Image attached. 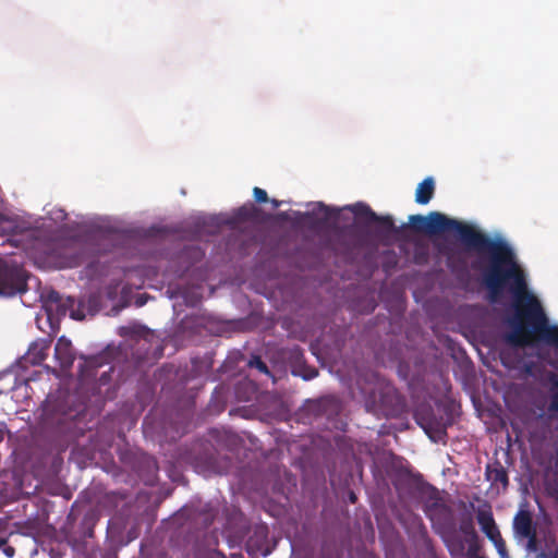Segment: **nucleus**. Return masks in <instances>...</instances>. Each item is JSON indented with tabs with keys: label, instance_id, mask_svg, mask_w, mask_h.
Returning <instances> with one entry per match:
<instances>
[{
	"label": "nucleus",
	"instance_id": "nucleus-1",
	"mask_svg": "<svg viewBox=\"0 0 558 558\" xmlns=\"http://www.w3.org/2000/svg\"><path fill=\"white\" fill-rule=\"evenodd\" d=\"M465 246L488 257L485 267L480 259L472 263V268L482 272L488 300L492 303L498 302L506 289L512 294L513 315L508 318L511 331L507 333L506 341L512 347H526L530 330L546 319L547 315L537 296L529 291L526 274L514 250L504 239H492L477 229H474Z\"/></svg>",
	"mask_w": 558,
	"mask_h": 558
},
{
	"label": "nucleus",
	"instance_id": "nucleus-2",
	"mask_svg": "<svg viewBox=\"0 0 558 558\" xmlns=\"http://www.w3.org/2000/svg\"><path fill=\"white\" fill-rule=\"evenodd\" d=\"M407 226L408 228L401 234L393 235L399 239H405V232L409 229L426 234H437L446 231H454L464 245L475 229L471 225L449 218L438 211H430L426 217L422 215H411Z\"/></svg>",
	"mask_w": 558,
	"mask_h": 558
},
{
	"label": "nucleus",
	"instance_id": "nucleus-3",
	"mask_svg": "<svg viewBox=\"0 0 558 558\" xmlns=\"http://www.w3.org/2000/svg\"><path fill=\"white\" fill-rule=\"evenodd\" d=\"M37 230L22 226L16 219L4 217L0 214V238H5L1 243H8L24 251L32 248Z\"/></svg>",
	"mask_w": 558,
	"mask_h": 558
},
{
	"label": "nucleus",
	"instance_id": "nucleus-4",
	"mask_svg": "<svg viewBox=\"0 0 558 558\" xmlns=\"http://www.w3.org/2000/svg\"><path fill=\"white\" fill-rule=\"evenodd\" d=\"M350 210L355 215V217L364 218L366 223H378V234L383 239H388L390 234L399 235L408 228L407 223L396 226L391 216H379L367 204L364 203L352 205Z\"/></svg>",
	"mask_w": 558,
	"mask_h": 558
},
{
	"label": "nucleus",
	"instance_id": "nucleus-5",
	"mask_svg": "<svg viewBox=\"0 0 558 558\" xmlns=\"http://www.w3.org/2000/svg\"><path fill=\"white\" fill-rule=\"evenodd\" d=\"M513 534L517 541H526L527 553H536L539 549L536 525L532 513L527 510H519L512 523Z\"/></svg>",
	"mask_w": 558,
	"mask_h": 558
},
{
	"label": "nucleus",
	"instance_id": "nucleus-6",
	"mask_svg": "<svg viewBox=\"0 0 558 558\" xmlns=\"http://www.w3.org/2000/svg\"><path fill=\"white\" fill-rule=\"evenodd\" d=\"M476 520L481 526L482 532L496 547L499 556L501 558H509L506 542L502 538L501 533L495 522L489 504L485 502L476 510Z\"/></svg>",
	"mask_w": 558,
	"mask_h": 558
},
{
	"label": "nucleus",
	"instance_id": "nucleus-7",
	"mask_svg": "<svg viewBox=\"0 0 558 558\" xmlns=\"http://www.w3.org/2000/svg\"><path fill=\"white\" fill-rule=\"evenodd\" d=\"M26 290V281L22 269L16 266L0 264V295L13 296Z\"/></svg>",
	"mask_w": 558,
	"mask_h": 558
},
{
	"label": "nucleus",
	"instance_id": "nucleus-8",
	"mask_svg": "<svg viewBox=\"0 0 558 558\" xmlns=\"http://www.w3.org/2000/svg\"><path fill=\"white\" fill-rule=\"evenodd\" d=\"M75 300L73 298L64 299L58 291L51 290L46 294V307L48 311H56L57 315H65L70 312V316L76 320L85 318V314L80 308L74 310Z\"/></svg>",
	"mask_w": 558,
	"mask_h": 558
},
{
	"label": "nucleus",
	"instance_id": "nucleus-9",
	"mask_svg": "<svg viewBox=\"0 0 558 558\" xmlns=\"http://www.w3.org/2000/svg\"><path fill=\"white\" fill-rule=\"evenodd\" d=\"M423 510L432 522L440 521L450 514V508L445 504L439 490L430 485L426 489Z\"/></svg>",
	"mask_w": 558,
	"mask_h": 558
},
{
	"label": "nucleus",
	"instance_id": "nucleus-10",
	"mask_svg": "<svg viewBox=\"0 0 558 558\" xmlns=\"http://www.w3.org/2000/svg\"><path fill=\"white\" fill-rule=\"evenodd\" d=\"M339 210L322 202L312 204V210L302 214V220L313 227H323L331 219H337Z\"/></svg>",
	"mask_w": 558,
	"mask_h": 558
},
{
	"label": "nucleus",
	"instance_id": "nucleus-11",
	"mask_svg": "<svg viewBox=\"0 0 558 558\" xmlns=\"http://www.w3.org/2000/svg\"><path fill=\"white\" fill-rule=\"evenodd\" d=\"M535 341L544 342L558 349V326L551 325L547 317L534 329L530 330L526 347Z\"/></svg>",
	"mask_w": 558,
	"mask_h": 558
},
{
	"label": "nucleus",
	"instance_id": "nucleus-12",
	"mask_svg": "<svg viewBox=\"0 0 558 558\" xmlns=\"http://www.w3.org/2000/svg\"><path fill=\"white\" fill-rule=\"evenodd\" d=\"M535 341L544 342L558 349V326L551 325L547 317L534 329L530 330L526 347Z\"/></svg>",
	"mask_w": 558,
	"mask_h": 558
},
{
	"label": "nucleus",
	"instance_id": "nucleus-13",
	"mask_svg": "<svg viewBox=\"0 0 558 558\" xmlns=\"http://www.w3.org/2000/svg\"><path fill=\"white\" fill-rule=\"evenodd\" d=\"M267 527L258 526L254 531V534L248 537L245 544L246 553L255 557L258 554L267 556L270 551L267 547Z\"/></svg>",
	"mask_w": 558,
	"mask_h": 558
},
{
	"label": "nucleus",
	"instance_id": "nucleus-14",
	"mask_svg": "<svg viewBox=\"0 0 558 558\" xmlns=\"http://www.w3.org/2000/svg\"><path fill=\"white\" fill-rule=\"evenodd\" d=\"M54 357L63 371H68L72 367L75 354L70 340L64 337L58 339L54 347Z\"/></svg>",
	"mask_w": 558,
	"mask_h": 558
},
{
	"label": "nucleus",
	"instance_id": "nucleus-15",
	"mask_svg": "<svg viewBox=\"0 0 558 558\" xmlns=\"http://www.w3.org/2000/svg\"><path fill=\"white\" fill-rule=\"evenodd\" d=\"M486 477L493 485L501 484L502 488H507L509 485V477L504 465L496 461L494 464L486 466Z\"/></svg>",
	"mask_w": 558,
	"mask_h": 558
},
{
	"label": "nucleus",
	"instance_id": "nucleus-16",
	"mask_svg": "<svg viewBox=\"0 0 558 558\" xmlns=\"http://www.w3.org/2000/svg\"><path fill=\"white\" fill-rule=\"evenodd\" d=\"M435 194V181L432 177L425 178L416 187L415 202L420 205H426Z\"/></svg>",
	"mask_w": 558,
	"mask_h": 558
},
{
	"label": "nucleus",
	"instance_id": "nucleus-17",
	"mask_svg": "<svg viewBox=\"0 0 558 558\" xmlns=\"http://www.w3.org/2000/svg\"><path fill=\"white\" fill-rule=\"evenodd\" d=\"M50 344L49 342L41 340L34 342L29 348V356L34 364H39L45 361L48 356Z\"/></svg>",
	"mask_w": 558,
	"mask_h": 558
},
{
	"label": "nucleus",
	"instance_id": "nucleus-18",
	"mask_svg": "<svg viewBox=\"0 0 558 558\" xmlns=\"http://www.w3.org/2000/svg\"><path fill=\"white\" fill-rule=\"evenodd\" d=\"M234 215L240 221H254L259 216V208L252 203L244 204L235 210Z\"/></svg>",
	"mask_w": 558,
	"mask_h": 558
},
{
	"label": "nucleus",
	"instance_id": "nucleus-19",
	"mask_svg": "<svg viewBox=\"0 0 558 558\" xmlns=\"http://www.w3.org/2000/svg\"><path fill=\"white\" fill-rule=\"evenodd\" d=\"M415 418L417 424L425 430L428 436H430L432 432L439 430V423L432 415L417 411L415 413Z\"/></svg>",
	"mask_w": 558,
	"mask_h": 558
},
{
	"label": "nucleus",
	"instance_id": "nucleus-20",
	"mask_svg": "<svg viewBox=\"0 0 558 558\" xmlns=\"http://www.w3.org/2000/svg\"><path fill=\"white\" fill-rule=\"evenodd\" d=\"M208 462H209L208 471L210 473H215V474L227 473L231 465V460L227 457H222V458L210 457Z\"/></svg>",
	"mask_w": 558,
	"mask_h": 558
},
{
	"label": "nucleus",
	"instance_id": "nucleus-21",
	"mask_svg": "<svg viewBox=\"0 0 558 558\" xmlns=\"http://www.w3.org/2000/svg\"><path fill=\"white\" fill-rule=\"evenodd\" d=\"M459 531L464 535L465 539L477 534L472 517L469 515L460 521Z\"/></svg>",
	"mask_w": 558,
	"mask_h": 558
},
{
	"label": "nucleus",
	"instance_id": "nucleus-22",
	"mask_svg": "<svg viewBox=\"0 0 558 558\" xmlns=\"http://www.w3.org/2000/svg\"><path fill=\"white\" fill-rule=\"evenodd\" d=\"M465 543L468 544V555L470 557L477 556L478 551L481 550V543H480L478 534L468 537L465 539Z\"/></svg>",
	"mask_w": 558,
	"mask_h": 558
},
{
	"label": "nucleus",
	"instance_id": "nucleus-23",
	"mask_svg": "<svg viewBox=\"0 0 558 558\" xmlns=\"http://www.w3.org/2000/svg\"><path fill=\"white\" fill-rule=\"evenodd\" d=\"M248 366L251 367H255L257 368L260 373H264V374H269V369H268V366L266 365V363L257 355H254L250 361H248Z\"/></svg>",
	"mask_w": 558,
	"mask_h": 558
},
{
	"label": "nucleus",
	"instance_id": "nucleus-24",
	"mask_svg": "<svg viewBox=\"0 0 558 558\" xmlns=\"http://www.w3.org/2000/svg\"><path fill=\"white\" fill-rule=\"evenodd\" d=\"M549 410L558 412V380L553 385Z\"/></svg>",
	"mask_w": 558,
	"mask_h": 558
},
{
	"label": "nucleus",
	"instance_id": "nucleus-25",
	"mask_svg": "<svg viewBox=\"0 0 558 558\" xmlns=\"http://www.w3.org/2000/svg\"><path fill=\"white\" fill-rule=\"evenodd\" d=\"M445 542L451 554L462 553L464 549L462 542L459 539H445Z\"/></svg>",
	"mask_w": 558,
	"mask_h": 558
},
{
	"label": "nucleus",
	"instance_id": "nucleus-26",
	"mask_svg": "<svg viewBox=\"0 0 558 558\" xmlns=\"http://www.w3.org/2000/svg\"><path fill=\"white\" fill-rule=\"evenodd\" d=\"M253 195L257 203H266L269 201L267 192L260 187L255 186L253 189Z\"/></svg>",
	"mask_w": 558,
	"mask_h": 558
},
{
	"label": "nucleus",
	"instance_id": "nucleus-27",
	"mask_svg": "<svg viewBox=\"0 0 558 558\" xmlns=\"http://www.w3.org/2000/svg\"><path fill=\"white\" fill-rule=\"evenodd\" d=\"M428 254L425 248L423 247H416L414 259L417 264H423L427 260Z\"/></svg>",
	"mask_w": 558,
	"mask_h": 558
},
{
	"label": "nucleus",
	"instance_id": "nucleus-28",
	"mask_svg": "<svg viewBox=\"0 0 558 558\" xmlns=\"http://www.w3.org/2000/svg\"><path fill=\"white\" fill-rule=\"evenodd\" d=\"M110 380V374L109 372H104L100 377H99V383L100 385H106L108 384Z\"/></svg>",
	"mask_w": 558,
	"mask_h": 558
},
{
	"label": "nucleus",
	"instance_id": "nucleus-29",
	"mask_svg": "<svg viewBox=\"0 0 558 558\" xmlns=\"http://www.w3.org/2000/svg\"><path fill=\"white\" fill-rule=\"evenodd\" d=\"M4 554H5L8 557H13V556H14V554H15V549H14L13 547L9 546V547H7V548L4 549Z\"/></svg>",
	"mask_w": 558,
	"mask_h": 558
},
{
	"label": "nucleus",
	"instance_id": "nucleus-30",
	"mask_svg": "<svg viewBox=\"0 0 558 558\" xmlns=\"http://www.w3.org/2000/svg\"><path fill=\"white\" fill-rule=\"evenodd\" d=\"M270 202H271V204H272L274 208H278V207L281 205V202H280V201H277V199H275V198H274V199H271Z\"/></svg>",
	"mask_w": 558,
	"mask_h": 558
},
{
	"label": "nucleus",
	"instance_id": "nucleus-31",
	"mask_svg": "<svg viewBox=\"0 0 558 558\" xmlns=\"http://www.w3.org/2000/svg\"><path fill=\"white\" fill-rule=\"evenodd\" d=\"M349 499H350V501H351L352 504H354V502L356 501V496H355V494L351 492V493H350V495H349Z\"/></svg>",
	"mask_w": 558,
	"mask_h": 558
},
{
	"label": "nucleus",
	"instance_id": "nucleus-32",
	"mask_svg": "<svg viewBox=\"0 0 558 558\" xmlns=\"http://www.w3.org/2000/svg\"><path fill=\"white\" fill-rule=\"evenodd\" d=\"M316 375H317V372L314 371L310 376H305L304 378L305 379H311V378L315 377Z\"/></svg>",
	"mask_w": 558,
	"mask_h": 558
}]
</instances>
